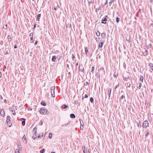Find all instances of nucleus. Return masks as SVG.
<instances>
[{
  "mask_svg": "<svg viewBox=\"0 0 153 153\" xmlns=\"http://www.w3.org/2000/svg\"><path fill=\"white\" fill-rule=\"evenodd\" d=\"M40 112L42 114H47L48 113V111L46 109L41 108L40 109Z\"/></svg>",
  "mask_w": 153,
  "mask_h": 153,
  "instance_id": "1",
  "label": "nucleus"
},
{
  "mask_svg": "<svg viewBox=\"0 0 153 153\" xmlns=\"http://www.w3.org/2000/svg\"><path fill=\"white\" fill-rule=\"evenodd\" d=\"M149 126V123L148 121H144L143 125V128H146Z\"/></svg>",
  "mask_w": 153,
  "mask_h": 153,
  "instance_id": "2",
  "label": "nucleus"
},
{
  "mask_svg": "<svg viewBox=\"0 0 153 153\" xmlns=\"http://www.w3.org/2000/svg\"><path fill=\"white\" fill-rule=\"evenodd\" d=\"M55 88V86H53L51 87V94L53 97H55L54 95V90Z\"/></svg>",
  "mask_w": 153,
  "mask_h": 153,
  "instance_id": "3",
  "label": "nucleus"
},
{
  "mask_svg": "<svg viewBox=\"0 0 153 153\" xmlns=\"http://www.w3.org/2000/svg\"><path fill=\"white\" fill-rule=\"evenodd\" d=\"M10 119V117L9 116H8L7 118V123L8 125H9V126H10V125H11V124Z\"/></svg>",
  "mask_w": 153,
  "mask_h": 153,
  "instance_id": "4",
  "label": "nucleus"
},
{
  "mask_svg": "<svg viewBox=\"0 0 153 153\" xmlns=\"http://www.w3.org/2000/svg\"><path fill=\"white\" fill-rule=\"evenodd\" d=\"M107 21V19H106V18H104L102 20L101 23L104 24H106Z\"/></svg>",
  "mask_w": 153,
  "mask_h": 153,
  "instance_id": "5",
  "label": "nucleus"
},
{
  "mask_svg": "<svg viewBox=\"0 0 153 153\" xmlns=\"http://www.w3.org/2000/svg\"><path fill=\"white\" fill-rule=\"evenodd\" d=\"M22 139L24 142L25 143H27L26 137L25 135H24L23 137L22 138Z\"/></svg>",
  "mask_w": 153,
  "mask_h": 153,
  "instance_id": "6",
  "label": "nucleus"
},
{
  "mask_svg": "<svg viewBox=\"0 0 153 153\" xmlns=\"http://www.w3.org/2000/svg\"><path fill=\"white\" fill-rule=\"evenodd\" d=\"M149 66L150 68L153 71V64L151 63H149Z\"/></svg>",
  "mask_w": 153,
  "mask_h": 153,
  "instance_id": "7",
  "label": "nucleus"
},
{
  "mask_svg": "<svg viewBox=\"0 0 153 153\" xmlns=\"http://www.w3.org/2000/svg\"><path fill=\"white\" fill-rule=\"evenodd\" d=\"M104 43V42L102 41L100 43H99L98 45V47L100 48H102V46L103 44Z\"/></svg>",
  "mask_w": 153,
  "mask_h": 153,
  "instance_id": "8",
  "label": "nucleus"
},
{
  "mask_svg": "<svg viewBox=\"0 0 153 153\" xmlns=\"http://www.w3.org/2000/svg\"><path fill=\"white\" fill-rule=\"evenodd\" d=\"M61 107L62 108L66 109L67 107H68V106L65 104H64Z\"/></svg>",
  "mask_w": 153,
  "mask_h": 153,
  "instance_id": "9",
  "label": "nucleus"
},
{
  "mask_svg": "<svg viewBox=\"0 0 153 153\" xmlns=\"http://www.w3.org/2000/svg\"><path fill=\"white\" fill-rule=\"evenodd\" d=\"M143 54L144 56H146L147 54V51L144 49V51L143 52Z\"/></svg>",
  "mask_w": 153,
  "mask_h": 153,
  "instance_id": "10",
  "label": "nucleus"
},
{
  "mask_svg": "<svg viewBox=\"0 0 153 153\" xmlns=\"http://www.w3.org/2000/svg\"><path fill=\"white\" fill-rule=\"evenodd\" d=\"M103 68H102L100 69L99 70V71L102 74L103 73H104V71H103Z\"/></svg>",
  "mask_w": 153,
  "mask_h": 153,
  "instance_id": "11",
  "label": "nucleus"
},
{
  "mask_svg": "<svg viewBox=\"0 0 153 153\" xmlns=\"http://www.w3.org/2000/svg\"><path fill=\"white\" fill-rule=\"evenodd\" d=\"M70 117L72 118H75V115L73 114H71L70 115Z\"/></svg>",
  "mask_w": 153,
  "mask_h": 153,
  "instance_id": "12",
  "label": "nucleus"
},
{
  "mask_svg": "<svg viewBox=\"0 0 153 153\" xmlns=\"http://www.w3.org/2000/svg\"><path fill=\"white\" fill-rule=\"evenodd\" d=\"M56 59V56H53L52 58V60L53 62H55V60Z\"/></svg>",
  "mask_w": 153,
  "mask_h": 153,
  "instance_id": "13",
  "label": "nucleus"
},
{
  "mask_svg": "<svg viewBox=\"0 0 153 153\" xmlns=\"http://www.w3.org/2000/svg\"><path fill=\"white\" fill-rule=\"evenodd\" d=\"M41 16V14H38L37 17V20L39 21V19H40Z\"/></svg>",
  "mask_w": 153,
  "mask_h": 153,
  "instance_id": "14",
  "label": "nucleus"
},
{
  "mask_svg": "<svg viewBox=\"0 0 153 153\" xmlns=\"http://www.w3.org/2000/svg\"><path fill=\"white\" fill-rule=\"evenodd\" d=\"M128 79H130V78L129 76H128L127 77H124V79L126 81H127Z\"/></svg>",
  "mask_w": 153,
  "mask_h": 153,
  "instance_id": "15",
  "label": "nucleus"
},
{
  "mask_svg": "<svg viewBox=\"0 0 153 153\" xmlns=\"http://www.w3.org/2000/svg\"><path fill=\"white\" fill-rule=\"evenodd\" d=\"M36 128L35 127L33 128V132L34 133V134H36Z\"/></svg>",
  "mask_w": 153,
  "mask_h": 153,
  "instance_id": "16",
  "label": "nucleus"
},
{
  "mask_svg": "<svg viewBox=\"0 0 153 153\" xmlns=\"http://www.w3.org/2000/svg\"><path fill=\"white\" fill-rule=\"evenodd\" d=\"M79 120L80 121V124L81 126H83L84 123L82 120L81 119H79Z\"/></svg>",
  "mask_w": 153,
  "mask_h": 153,
  "instance_id": "17",
  "label": "nucleus"
},
{
  "mask_svg": "<svg viewBox=\"0 0 153 153\" xmlns=\"http://www.w3.org/2000/svg\"><path fill=\"white\" fill-rule=\"evenodd\" d=\"M41 104L42 105H43V106H45L46 105V103H45V102H44V101H42L41 102Z\"/></svg>",
  "mask_w": 153,
  "mask_h": 153,
  "instance_id": "18",
  "label": "nucleus"
},
{
  "mask_svg": "<svg viewBox=\"0 0 153 153\" xmlns=\"http://www.w3.org/2000/svg\"><path fill=\"white\" fill-rule=\"evenodd\" d=\"M105 34L104 33H102L101 34V36L103 38H105Z\"/></svg>",
  "mask_w": 153,
  "mask_h": 153,
  "instance_id": "19",
  "label": "nucleus"
},
{
  "mask_svg": "<svg viewBox=\"0 0 153 153\" xmlns=\"http://www.w3.org/2000/svg\"><path fill=\"white\" fill-rule=\"evenodd\" d=\"M43 137V134L42 133L41 134V135H39V136H38L37 138H40V139H41L42 137Z\"/></svg>",
  "mask_w": 153,
  "mask_h": 153,
  "instance_id": "20",
  "label": "nucleus"
},
{
  "mask_svg": "<svg viewBox=\"0 0 153 153\" xmlns=\"http://www.w3.org/2000/svg\"><path fill=\"white\" fill-rule=\"evenodd\" d=\"M115 0H111V1L109 2V5L111 6V4L113 3L114 2Z\"/></svg>",
  "mask_w": 153,
  "mask_h": 153,
  "instance_id": "21",
  "label": "nucleus"
},
{
  "mask_svg": "<svg viewBox=\"0 0 153 153\" xmlns=\"http://www.w3.org/2000/svg\"><path fill=\"white\" fill-rule=\"evenodd\" d=\"M36 137H37V135H36V134H34V135H33L32 136V138L33 139H35L36 138Z\"/></svg>",
  "mask_w": 153,
  "mask_h": 153,
  "instance_id": "22",
  "label": "nucleus"
},
{
  "mask_svg": "<svg viewBox=\"0 0 153 153\" xmlns=\"http://www.w3.org/2000/svg\"><path fill=\"white\" fill-rule=\"evenodd\" d=\"M52 134L51 133H49V137L50 139H51L52 138Z\"/></svg>",
  "mask_w": 153,
  "mask_h": 153,
  "instance_id": "23",
  "label": "nucleus"
},
{
  "mask_svg": "<svg viewBox=\"0 0 153 153\" xmlns=\"http://www.w3.org/2000/svg\"><path fill=\"white\" fill-rule=\"evenodd\" d=\"M140 79L141 81L142 82H143V77L142 76H140Z\"/></svg>",
  "mask_w": 153,
  "mask_h": 153,
  "instance_id": "24",
  "label": "nucleus"
},
{
  "mask_svg": "<svg viewBox=\"0 0 153 153\" xmlns=\"http://www.w3.org/2000/svg\"><path fill=\"white\" fill-rule=\"evenodd\" d=\"M124 99V100L125 99V96L124 95H122L121 97H120V99L121 100H122V99Z\"/></svg>",
  "mask_w": 153,
  "mask_h": 153,
  "instance_id": "25",
  "label": "nucleus"
},
{
  "mask_svg": "<svg viewBox=\"0 0 153 153\" xmlns=\"http://www.w3.org/2000/svg\"><path fill=\"white\" fill-rule=\"evenodd\" d=\"M11 111L12 113V114L13 115H16V114L15 111L14 110H12Z\"/></svg>",
  "mask_w": 153,
  "mask_h": 153,
  "instance_id": "26",
  "label": "nucleus"
},
{
  "mask_svg": "<svg viewBox=\"0 0 153 153\" xmlns=\"http://www.w3.org/2000/svg\"><path fill=\"white\" fill-rule=\"evenodd\" d=\"M8 41H11V36H8Z\"/></svg>",
  "mask_w": 153,
  "mask_h": 153,
  "instance_id": "27",
  "label": "nucleus"
},
{
  "mask_svg": "<svg viewBox=\"0 0 153 153\" xmlns=\"http://www.w3.org/2000/svg\"><path fill=\"white\" fill-rule=\"evenodd\" d=\"M90 101L92 103L93 102L94 99L93 97H91L90 98Z\"/></svg>",
  "mask_w": 153,
  "mask_h": 153,
  "instance_id": "28",
  "label": "nucleus"
},
{
  "mask_svg": "<svg viewBox=\"0 0 153 153\" xmlns=\"http://www.w3.org/2000/svg\"><path fill=\"white\" fill-rule=\"evenodd\" d=\"M79 71H81L82 72H84V68H79Z\"/></svg>",
  "mask_w": 153,
  "mask_h": 153,
  "instance_id": "29",
  "label": "nucleus"
},
{
  "mask_svg": "<svg viewBox=\"0 0 153 153\" xmlns=\"http://www.w3.org/2000/svg\"><path fill=\"white\" fill-rule=\"evenodd\" d=\"M137 125H138V127H139V126H140V127H141V124L140 121V120H139L138 123L137 124Z\"/></svg>",
  "mask_w": 153,
  "mask_h": 153,
  "instance_id": "30",
  "label": "nucleus"
},
{
  "mask_svg": "<svg viewBox=\"0 0 153 153\" xmlns=\"http://www.w3.org/2000/svg\"><path fill=\"white\" fill-rule=\"evenodd\" d=\"M119 18L118 17H116V22L117 23H118L119 22Z\"/></svg>",
  "mask_w": 153,
  "mask_h": 153,
  "instance_id": "31",
  "label": "nucleus"
},
{
  "mask_svg": "<svg viewBox=\"0 0 153 153\" xmlns=\"http://www.w3.org/2000/svg\"><path fill=\"white\" fill-rule=\"evenodd\" d=\"M111 88L110 89V92H109V93L108 94V97H109V99L110 98V95H111Z\"/></svg>",
  "mask_w": 153,
  "mask_h": 153,
  "instance_id": "32",
  "label": "nucleus"
},
{
  "mask_svg": "<svg viewBox=\"0 0 153 153\" xmlns=\"http://www.w3.org/2000/svg\"><path fill=\"white\" fill-rule=\"evenodd\" d=\"M88 94H85V96L84 97V98H83V97H82V100H83V99L85 98H88Z\"/></svg>",
  "mask_w": 153,
  "mask_h": 153,
  "instance_id": "33",
  "label": "nucleus"
},
{
  "mask_svg": "<svg viewBox=\"0 0 153 153\" xmlns=\"http://www.w3.org/2000/svg\"><path fill=\"white\" fill-rule=\"evenodd\" d=\"M18 148L19 149V150H22V146H21L20 145H18Z\"/></svg>",
  "mask_w": 153,
  "mask_h": 153,
  "instance_id": "34",
  "label": "nucleus"
},
{
  "mask_svg": "<svg viewBox=\"0 0 153 153\" xmlns=\"http://www.w3.org/2000/svg\"><path fill=\"white\" fill-rule=\"evenodd\" d=\"M30 39V42L31 43H33L34 41H33V37H31Z\"/></svg>",
  "mask_w": 153,
  "mask_h": 153,
  "instance_id": "35",
  "label": "nucleus"
},
{
  "mask_svg": "<svg viewBox=\"0 0 153 153\" xmlns=\"http://www.w3.org/2000/svg\"><path fill=\"white\" fill-rule=\"evenodd\" d=\"M141 86H142V84L141 83H140L139 84V86H138V88L139 89H140Z\"/></svg>",
  "mask_w": 153,
  "mask_h": 153,
  "instance_id": "36",
  "label": "nucleus"
},
{
  "mask_svg": "<svg viewBox=\"0 0 153 153\" xmlns=\"http://www.w3.org/2000/svg\"><path fill=\"white\" fill-rule=\"evenodd\" d=\"M15 153H20L19 152V150L16 149L15 151Z\"/></svg>",
  "mask_w": 153,
  "mask_h": 153,
  "instance_id": "37",
  "label": "nucleus"
},
{
  "mask_svg": "<svg viewBox=\"0 0 153 153\" xmlns=\"http://www.w3.org/2000/svg\"><path fill=\"white\" fill-rule=\"evenodd\" d=\"M25 120L24 121H23V122H22V125L23 126H25Z\"/></svg>",
  "mask_w": 153,
  "mask_h": 153,
  "instance_id": "38",
  "label": "nucleus"
},
{
  "mask_svg": "<svg viewBox=\"0 0 153 153\" xmlns=\"http://www.w3.org/2000/svg\"><path fill=\"white\" fill-rule=\"evenodd\" d=\"M94 67L93 66L91 68V72H93V71H94Z\"/></svg>",
  "mask_w": 153,
  "mask_h": 153,
  "instance_id": "39",
  "label": "nucleus"
},
{
  "mask_svg": "<svg viewBox=\"0 0 153 153\" xmlns=\"http://www.w3.org/2000/svg\"><path fill=\"white\" fill-rule=\"evenodd\" d=\"M88 51V50L87 48H85V52L86 53H87Z\"/></svg>",
  "mask_w": 153,
  "mask_h": 153,
  "instance_id": "40",
  "label": "nucleus"
},
{
  "mask_svg": "<svg viewBox=\"0 0 153 153\" xmlns=\"http://www.w3.org/2000/svg\"><path fill=\"white\" fill-rule=\"evenodd\" d=\"M44 151H45V149H42V150L40 151V153H43L44 152Z\"/></svg>",
  "mask_w": 153,
  "mask_h": 153,
  "instance_id": "41",
  "label": "nucleus"
},
{
  "mask_svg": "<svg viewBox=\"0 0 153 153\" xmlns=\"http://www.w3.org/2000/svg\"><path fill=\"white\" fill-rule=\"evenodd\" d=\"M100 33L99 32L98 33H96V34L97 36H99L100 35Z\"/></svg>",
  "mask_w": 153,
  "mask_h": 153,
  "instance_id": "42",
  "label": "nucleus"
},
{
  "mask_svg": "<svg viewBox=\"0 0 153 153\" xmlns=\"http://www.w3.org/2000/svg\"><path fill=\"white\" fill-rule=\"evenodd\" d=\"M75 58V56L74 54H72V59L73 60H74V59Z\"/></svg>",
  "mask_w": 153,
  "mask_h": 153,
  "instance_id": "43",
  "label": "nucleus"
},
{
  "mask_svg": "<svg viewBox=\"0 0 153 153\" xmlns=\"http://www.w3.org/2000/svg\"><path fill=\"white\" fill-rule=\"evenodd\" d=\"M93 3V1L92 0H90V1H88V4H90Z\"/></svg>",
  "mask_w": 153,
  "mask_h": 153,
  "instance_id": "44",
  "label": "nucleus"
},
{
  "mask_svg": "<svg viewBox=\"0 0 153 153\" xmlns=\"http://www.w3.org/2000/svg\"><path fill=\"white\" fill-rule=\"evenodd\" d=\"M61 58V56H57V59H58L59 60Z\"/></svg>",
  "mask_w": 153,
  "mask_h": 153,
  "instance_id": "45",
  "label": "nucleus"
},
{
  "mask_svg": "<svg viewBox=\"0 0 153 153\" xmlns=\"http://www.w3.org/2000/svg\"><path fill=\"white\" fill-rule=\"evenodd\" d=\"M7 25H6L5 26H3V28L4 29H6L7 28Z\"/></svg>",
  "mask_w": 153,
  "mask_h": 153,
  "instance_id": "46",
  "label": "nucleus"
},
{
  "mask_svg": "<svg viewBox=\"0 0 153 153\" xmlns=\"http://www.w3.org/2000/svg\"><path fill=\"white\" fill-rule=\"evenodd\" d=\"M82 149H83L84 152H85V146H82Z\"/></svg>",
  "mask_w": 153,
  "mask_h": 153,
  "instance_id": "47",
  "label": "nucleus"
},
{
  "mask_svg": "<svg viewBox=\"0 0 153 153\" xmlns=\"http://www.w3.org/2000/svg\"><path fill=\"white\" fill-rule=\"evenodd\" d=\"M88 84L89 83L87 82L84 83V85L85 86L88 85Z\"/></svg>",
  "mask_w": 153,
  "mask_h": 153,
  "instance_id": "48",
  "label": "nucleus"
},
{
  "mask_svg": "<svg viewBox=\"0 0 153 153\" xmlns=\"http://www.w3.org/2000/svg\"><path fill=\"white\" fill-rule=\"evenodd\" d=\"M4 112V111L3 109H2L0 112V114H1L2 113Z\"/></svg>",
  "mask_w": 153,
  "mask_h": 153,
  "instance_id": "49",
  "label": "nucleus"
},
{
  "mask_svg": "<svg viewBox=\"0 0 153 153\" xmlns=\"http://www.w3.org/2000/svg\"><path fill=\"white\" fill-rule=\"evenodd\" d=\"M149 134V132H146V137H147L148 135Z\"/></svg>",
  "mask_w": 153,
  "mask_h": 153,
  "instance_id": "50",
  "label": "nucleus"
},
{
  "mask_svg": "<svg viewBox=\"0 0 153 153\" xmlns=\"http://www.w3.org/2000/svg\"><path fill=\"white\" fill-rule=\"evenodd\" d=\"M84 128V126H80V129L82 130Z\"/></svg>",
  "mask_w": 153,
  "mask_h": 153,
  "instance_id": "51",
  "label": "nucleus"
},
{
  "mask_svg": "<svg viewBox=\"0 0 153 153\" xmlns=\"http://www.w3.org/2000/svg\"><path fill=\"white\" fill-rule=\"evenodd\" d=\"M74 103L75 104H77L78 103V101L77 100H75L74 101Z\"/></svg>",
  "mask_w": 153,
  "mask_h": 153,
  "instance_id": "52",
  "label": "nucleus"
},
{
  "mask_svg": "<svg viewBox=\"0 0 153 153\" xmlns=\"http://www.w3.org/2000/svg\"><path fill=\"white\" fill-rule=\"evenodd\" d=\"M30 36H32V37H33V33H30Z\"/></svg>",
  "mask_w": 153,
  "mask_h": 153,
  "instance_id": "53",
  "label": "nucleus"
},
{
  "mask_svg": "<svg viewBox=\"0 0 153 153\" xmlns=\"http://www.w3.org/2000/svg\"><path fill=\"white\" fill-rule=\"evenodd\" d=\"M68 123H69V122H68L67 124H65L64 125H62V126H66L67 125H68Z\"/></svg>",
  "mask_w": 153,
  "mask_h": 153,
  "instance_id": "54",
  "label": "nucleus"
},
{
  "mask_svg": "<svg viewBox=\"0 0 153 153\" xmlns=\"http://www.w3.org/2000/svg\"><path fill=\"white\" fill-rule=\"evenodd\" d=\"M20 120L21 121L23 122V121L25 120V119L24 118H21L20 119Z\"/></svg>",
  "mask_w": 153,
  "mask_h": 153,
  "instance_id": "55",
  "label": "nucleus"
},
{
  "mask_svg": "<svg viewBox=\"0 0 153 153\" xmlns=\"http://www.w3.org/2000/svg\"><path fill=\"white\" fill-rule=\"evenodd\" d=\"M107 3H108V1L107 0H106V1H105V3L104 5H105Z\"/></svg>",
  "mask_w": 153,
  "mask_h": 153,
  "instance_id": "56",
  "label": "nucleus"
},
{
  "mask_svg": "<svg viewBox=\"0 0 153 153\" xmlns=\"http://www.w3.org/2000/svg\"><path fill=\"white\" fill-rule=\"evenodd\" d=\"M17 45H15L14 47V48H17Z\"/></svg>",
  "mask_w": 153,
  "mask_h": 153,
  "instance_id": "57",
  "label": "nucleus"
},
{
  "mask_svg": "<svg viewBox=\"0 0 153 153\" xmlns=\"http://www.w3.org/2000/svg\"><path fill=\"white\" fill-rule=\"evenodd\" d=\"M37 43H38L37 41H36V42H35V45H36L37 44Z\"/></svg>",
  "mask_w": 153,
  "mask_h": 153,
  "instance_id": "58",
  "label": "nucleus"
},
{
  "mask_svg": "<svg viewBox=\"0 0 153 153\" xmlns=\"http://www.w3.org/2000/svg\"><path fill=\"white\" fill-rule=\"evenodd\" d=\"M86 151H87V153H90L89 152V150H87V149H86Z\"/></svg>",
  "mask_w": 153,
  "mask_h": 153,
  "instance_id": "59",
  "label": "nucleus"
},
{
  "mask_svg": "<svg viewBox=\"0 0 153 153\" xmlns=\"http://www.w3.org/2000/svg\"><path fill=\"white\" fill-rule=\"evenodd\" d=\"M4 102L5 103H6V102H7V100H6V99H4Z\"/></svg>",
  "mask_w": 153,
  "mask_h": 153,
  "instance_id": "60",
  "label": "nucleus"
},
{
  "mask_svg": "<svg viewBox=\"0 0 153 153\" xmlns=\"http://www.w3.org/2000/svg\"><path fill=\"white\" fill-rule=\"evenodd\" d=\"M131 85L129 83V85L128 86H127V87L130 88V87Z\"/></svg>",
  "mask_w": 153,
  "mask_h": 153,
  "instance_id": "61",
  "label": "nucleus"
},
{
  "mask_svg": "<svg viewBox=\"0 0 153 153\" xmlns=\"http://www.w3.org/2000/svg\"><path fill=\"white\" fill-rule=\"evenodd\" d=\"M100 9V7L99 8H96V10H99Z\"/></svg>",
  "mask_w": 153,
  "mask_h": 153,
  "instance_id": "62",
  "label": "nucleus"
},
{
  "mask_svg": "<svg viewBox=\"0 0 153 153\" xmlns=\"http://www.w3.org/2000/svg\"><path fill=\"white\" fill-rule=\"evenodd\" d=\"M2 76V74L1 72H0V77H1Z\"/></svg>",
  "mask_w": 153,
  "mask_h": 153,
  "instance_id": "63",
  "label": "nucleus"
},
{
  "mask_svg": "<svg viewBox=\"0 0 153 153\" xmlns=\"http://www.w3.org/2000/svg\"><path fill=\"white\" fill-rule=\"evenodd\" d=\"M0 98L2 99V96L0 95Z\"/></svg>",
  "mask_w": 153,
  "mask_h": 153,
  "instance_id": "64",
  "label": "nucleus"
}]
</instances>
